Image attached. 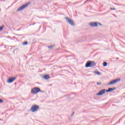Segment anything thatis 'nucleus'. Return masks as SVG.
<instances>
[{
	"label": "nucleus",
	"mask_w": 125,
	"mask_h": 125,
	"mask_svg": "<svg viewBox=\"0 0 125 125\" xmlns=\"http://www.w3.org/2000/svg\"><path fill=\"white\" fill-rule=\"evenodd\" d=\"M40 92H42V93H43V92H44V91H42V90H41V89H40Z\"/></svg>",
	"instance_id": "nucleus-23"
},
{
	"label": "nucleus",
	"mask_w": 125,
	"mask_h": 125,
	"mask_svg": "<svg viewBox=\"0 0 125 125\" xmlns=\"http://www.w3.org/2000/svg\"><path fill=\"white\" fill-rule=\"evenodd\" d=\"M98 25L99 26H102V24L100 22H92L89 23L90 27H98Z\"/></svg>",
	"instance_id": "nucleus-4"
},
{
	"label": "nucleus",
	"mask_w": 125,
	"mask_h": 125,
	"mask_svg": "<svg viewBox=\"0 0 125 125\" xmlns=\"http://www.w3.org/2000/svg\"><path fill=\"white\" fill-rule=\"evenodd\" d=\"M94 66H96L95 62L89 61L87 62L85 66L86 68H89V67L90 68H91V67H94Z\"/></svg>",
	"instance_id": "nucleus-1"
},
{
	"label": "nucleus",
	"mask_w": 125,
	"mask_h": 125,
	"mask_svg": "<svg viewBox=\"0 0 125 125\" xmlns=\"http://www.w3.org/2000/svg\"><path fill=\"white\" fill-rule=\"evenodd\" d=\"M15 80H16L15 77H10L7 80V83H13Z\"/></svg>",
	"instance_id": "nucleus-9"
},
{
	"label": "nucleus",
	"mask_w": 125,
	"mask_h": 125,
	"mask_svg": "<svg viewBox=\"0 0 125 125\" xmlns=\"http://www.w3.org/2000/svg\"><path fill=\"white\" fill-rule=\"evenodd\" d=\"M2 102H3V100H2V99H0V103H2Z\"/></svg>",
	"instance_id": "nucleus-19"
},
{
	"label": "nucleus",
	"mask_w": 125,
	"mask_h": 125,
	"mask_svg": "<svg viewBox=\"0 0 125 125\" xmlns=\"http://www.w3.org/2000/svg\"><path fill=\"white\" fill-rule=\"evenodd\" d=\"M39 109H40V106L38 105L35 104L32 106V107L30 108V111H31V112H33V113H34L38 111Z\"/></svg>",
	"instance_id": "nucleus-3"
},
{
	"label": "nucleus",
	"mask_w": 125,
	"mask_h": 125,
	"mask_svg": "<svg viewBox=\"0 0 125 125\" xmlns=\"http://www.w3.org/2000/svg\"><path fill=\"white\" fill-rule=\"evenodd\" d=\"M65 19L67 22L71 25V26H75V23H74V21L72 20L69 17H65Z\"/></svg>",
	"instance_id": "nucleus-5"
},
{
	"label": "nucleus",
	"mask_w": 125,
	"mask_h": 125,
	"mask_svg": "<svg viewBox=\"0 0 125 125\" xmlns=\"http://www.w3.org/2000/svg\"><path fill=\"white\" fill-rule=\"evenodd\" d=\"M74 115H75V112H74L72 113V114L71 115V116L72 117V116H74Z\"/></svg>",
	"instance_id": "nucleus-20"
},
{
	"label": "nucleus",
	"mask_w": 125,
	"mask_h": 125,
	"mask_svg": "<svg viewBox=\"0 0 125 125\" xmlns=\"http://www.w3.org/2000/svg\"><path fill=\"white\" fill-rule=\"evenodd\" d=\"M87 1H88V0H86V1H85V2H86Z\"/></svg>",
	"instance_id": "nucleus-25"
},
{
	"label": "nucleus",
	"mask_w": 125,
	"mask_h": 125,
	"mask_svg": "<svg viewBox=\"0 0 125 125\" xmlns=\"http://www.w3.org/2000/svg\"><path fill=\"white\" fill-rule=\"evenodd\" d=\"M40 91H41V88L38 87H34L31 89L32 94H37V93H38Z\"/></svg>",
	"instance_id": "nucleus-2"
},
{
	"label": "nucleus",
	"mask_w": 125,
	"mask_h": 125,
	"mask_svg": "<svg viewBox=\"0 0 125 125\" xmlns=\"http://www.w3.org/2000/svg\"><path fill=\"white\" fill-rule=\"evenodd\" d=\"M107 65H108V63L107 62H103L104 67H107Z\"/></svg>",
	"instance_id": "nucleus-13"
},
{
	"label": "nucleus",
	"mask_w": 125,
	"mask_h": 125,
	"mask_svg": "<svg viewBox=\"0 0 125 125\" xmlns=\"http://www.w3.org/2000/svg\"><path fill=\"white\" fill-rule=\"evenodd\" d=\"M111 10H116V8H110Z\"/></svg>",
	"instance_id": "nucleus-18"
},
{
	"label": "nucleus",
	"mask_w": 125,
	"mask_h": 125,
	"mask_svg": "<svg viewBox=\"0 0 125 125\" xmlns=\"http://www.w3.org/2000/svg\"><path fill=\"white\" fill-rule=\"evenodd\" d=\"M97 85H101L102 83H100V82H98V83H97Z\"/></svg>",
	"instance_id": "nucleus-16"
},
{
	"label": "nucleus",
	"mask_w": 125,
	"mask_h": 125,
	"mask_svg": "<svg viewBox=\"0 0 125 125\" xmlns=\"http://www.w3.org/2000/svg\"><path fill=\"white\" fill-rule=\"evenodd\" d=\"M21 28H20V29H17V31H20V30H21Z\"/></svg>",
	"instance_id": "nucleus-22"
},
{
	"label": "nucleus",
	"mask_w": 125,
	"mask_h": 125,
	"mask_svg": "<svg viewBox=\"0 0 125 125\" xmlns=\"http://www.w3.org/2000/svg\"><path fill=\"white\" fill-rule=\"evenodd\" d=\"M120 81H121V79H117L114 80L110 82V83H108L107 85H110L111 84H114V83H118V82H120Z\"/></svg>",
	"instance_id": "nucleus-7"
},
{
	"label": "nucleus",
	"mask_w": 125,
	"mask_h": 125,
	"mask_svg": "<svg viewBox=\"0 0 125 125\" xmlns=\"http://www.w3.org/2000/svg\"><path fill=\"white\" fill-rule=\"evenodd\" d=\"M48 48H53V46H48Z\"/></svg>",
	"instance_id": "nucleus-17"
},
{
	"label": "nucleus",
	"mask_w": 125,
	"mask_h": 125,
	"mask_svg": "<svg viewBox=\"0 0 125 125\" xmlns=\"http://www.w3.org/2000/svg\"><path fill=\"white\" fill-rule=\"evenodd\" d=\"M106 93V89H104L102 90H101L98 93L96 94V95L98 96H99L100 95H103L104 93Z\"/></svg>",
	"instance_id": "nucleus-8"
},
{
	"label": "nucleus",
	"mask_w": 125,
	"mask_h": 125,
	"mask_svg": "<svg viewBox=\"0 0 125 125\" xmlns=\"http://www.w3.org/2000/svg\"><path fill=\"white\" fill-rule=\"evenodd\" d=\"M35 24H36V23H34L33 24H32V25H35Z\"/></svg>",
	"instance_id": "nucleus-26"
},
{
	"label": "nucleus",
	"mask_w": 125,
	"mask_h": 125,
	"mask_svg": "<svg viewBox=\"0 0 125 125\" xmlns=\"http://www.w3.org/2000/svg\"><path fill=\"white\" fill-rule=\"evenodd\" d=\"M16 36H22V35L16 34Z\"/></svg>",
	"instance_id": "nucleus-24"
},
{
	"label": "nucleus",
	"mask_w": 125,
	"mask_h": 125,
	"mask_svg": "<svg viewBox=\"0 0 125 125\" xmlns=\"http://www.w3.org/2000/svg\"><path fill=\"white\" fill-rule=\"evenodd\" d=\"M29 4H30V3H27L22 5L17 10V11L18 12V11H21L23 10L25 7H27V6H28V5H29Z\"/></svg>",
	"instance_id": "nucleus-6"
},
{
	"label": "nucleus",
	"mask_w": 125,
	"mask_h": 125,
	"mask_svg": "<svg viewBox=\"0 0 125 125\" xmlns=\"http://www.w3.org/2000/svg\"><path fill=\"white\" fill-rule=\"evenodd\" d=\"M43 78L44 79V80H48L49 79H50V77L48 75H45L43 76Z\"/></svg>",
	"instance_id": "nucleus-10"
},
{
	"label": "nucleus",
	"mask_w": 125,
	"mask_h": 125,
	"mask_svg": "<svg viewBox=\"0 0 125 125\" xmlns=\"http://www.w3.org/2000/svg\"><path fill=\"white\" fill-rule=\"evenodd\" d=\"M94 74H96L97 75H98V76H101V73L97 71H94Z\"/></svg>",
	"instance_id": "nucleus-12"
},
{
	"label": "nucleus",
	"mask_w": 125,
	"mask_h": 125,
	"mask_svg": "<svg viewBox=\"0 0 125 125\" xmlns=\"http://www.w3.org/2000/svg\"><path fill=\"white\" fill-rule=\"evenodd\" d=\"M105 92H110L109 91V89H108V90H105Z\"/></svg>",
	"instance_id": "nucleus-21"
},
{
	"label": "nucleus",
	"mask_w": 125,
	"mask_h": 125,
	"mask_svg": "<svg viewBox=\"0 0 125 125\" xmlns=\"http://www.w3.org/2000/svg\"><path fill=\"white\" fill-rule=\"evenodd\" d=\"M116 89H117L116 88H108L109 92H112V91H114V90H116Z\"/></svg>",
	"instance_id": "nucleus-11"
},
{
	"label": "nucleus",
	"mask_w": 125,
	"mask_h": 125,
	"mask_svg": "<svg viewBox=\"0 0 125 125\" xmlns=\"http://www.w3.org/2000/svg\"><path fill=\"white\" fill-rule=\"evenodd\" d=\"M23 45H27L28 44V42H24L22 43Z\"/></svg>",
	"instance_id": "nucleus-15"
},
{
	"label": "nucleus",
	"mask_w": 125,
	"mask_h": 125,
	"mask_svg": "<svg viewBox=\"0 0 125 125\" xmlns=\"http://www.w3.org/2000/svg\"><path fill=\"white\" fill-rule=\"evenodd\" d=\"M3 28H4V25H2L0 27V32L2 30H3Z\"/></svg>",
	"instance_id": "nucleus-14"
}]
</instances>
